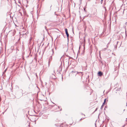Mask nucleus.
Returning a JSON list of instances; mask_svg holds the SVG:
<instances>
[{
    "label": "nucleus",
    "mask_w": 127,
    "mask_h": 127,
    "mask_svg": "<svg viewBox=\"0 0 127 127\" xmlns=\"http://www.w3.org/2000/svg\"><path fill=\"white\" fill-rule=\"evenodd\" d=\"M31 40H32V38L31 37L30 38V40H29V43H30V42H31Z\"/></svg>",
    "instance_id": "6"
},
{
    "label": "nucleus",
    "mask_w": 127,
    "mask_h": 127,
    "mask_svg": "<svg viewBox=\"0 0 127 127\" xmlns=\"http://www.w3.org/2000/svg\"><path fill=\"white\" fill-rule=\"evenodd\" d=\"M125 34H126V36H127V35L126 33V31Z\"/></svg>",
    "instance_id": "12"
},
{
    "label": "nucleus",
    "mask_w": 127,
    "mask_h": 127,
    "mask_svg": "<svg viewBox=\"0 0 127 127\" xmlns=\"http://www.w3.org/2000/svg\"><path fill=\"white\" fill-rule=\"evenodd\" d=\"M1 98L0 96V102L1 101Z\"/></svg>",
    "instance_id": "9"
},
{
    "label": "nucleus",
    "mask_w": 127,
    "mask_h": 127,
    "mask_svg": "<svg viewBox=\"0 0 127 127\" xmlns=\"http://www.w3.org/2000/svg\"><path fill=\"white\" fill-rule=\"evenodd\" d=\"M52 52H53V53H54V52H53V49H52Z\"/></svg>",
    "instance_id": "11"
},
{
    "label": "nucleus",
    "mask_w": 127,
    "mask_h": 127,
    "mask_svg": "<svg viewBox=\"0 0 127 127\" xmlns=\"http://www.w3.org/2000/svg\"><path fill=\"white\" fill-rule=\"evenodd\" d=\"M97 108H96L95 109V111H94V112H95V111H97Z\"/></svg>",
    "instance_id": "10"
},
{
    "label": "nucleus",
    "mask_w": 127,
    "mask_h": 127,
    "mask_svg": "<svg viewBox=\"0 0 127 127\" xmlns=\"http://www.w3.org/2000/svg\"><path fill=\"white\" fill-rule=\"evenodd\" d=\"M106 49V48H104L103 49H104V50H105V49Z\"/></svg>",
    "instance_id": "15"
},
{
    "label": "nucleus",
    "mask_w": 127,
    "mask_h": 127,
    "mask_svg": "<svg viewBox=\"0 0 127 127\" xmlns=\"http://www.w3.org/2000/svg\"><path fill=\"white\" fill-rule=\"evenodd\" d=\"M103 0H101L100 2L101 4H102L103 2Z\"/></svg>",
    "instance_id": "8"
},
{
    "label": "nucleus",
    "mask_w": 127,
    "mask_h": 127,
    "mask_svg": "<svg viewBox=\"0 0 127 127\" xmlns=\"http://www.w3.org/2000/svg\"><path fill=\"white\" fill-rule=\"evenodd\" d=\"M21 90H22V91H23V90H22V89H21Z\"/></svg>",
    "instance_id": "23"
},
{
    "label": "nucleus",
    "mask_w": 127,
    "mask_h": 127,
    "mask_svg": "<svg viewBox=\"0 0 127 127\" xmlns=\"http://www.w3.org/2000/svg\"><path fill=\"white\" fill-rule=\"evenodd\" d=\"M65 32L66 34L67 37V39H68V37L69 36V34L68 33L67 31V30L66 28H65Z\"/></svg>",
    "instance_id": "1"
},
{
    "label": "nucleus",
    "mask_w": 127,
    "mask_h": 127,
    "mask_svg": "<svg viewBox=\"0 0 127 127\" xmlns=\"http://www.w3.org/2000/svg\"><path fill=\"white\" fill-rule=\"evenodd\" d=\"M61 70H62V69H61V70H60V71H61Z\"/></svg>",
    "instance_id": "17"
},
{
    "label": "nucleus",
    "mask_w": 127,
    "mask_h": 127,
    "mask_svg": "<svg viewBox=\"0 0 127 127\" xmlns=\"http://www.w3.org/2000/svg\"><path fill=\"white\" fill-rule=\"evenodd\" d=\"M72 73H76V74H77V73H77V72H75V71H72Z\"/></svg>",
    "instance_id": "5"
},
{
    "label": "nucleus",
    "mask_w": 127,
    "mask_h": 127,
    "mask_svg": "<svg viewBox=\"0 0 127 127\" xmlns=\"http://www.w3.org/2000/svg\"><path fill=\"white\" fill-rule=\"evenodd\" d=\"M84 10H85V9L84 8Z\"/></svg>",
    "instance_id": "22"
},
{
    "label": "nucleus",
    "mask_w": 127,
    "mask_h": 127,
    "mask_svg": "<svg viewBox=\"0 0 127 127\" xmlns=\"http://www.w3.org/2000/svg\"><path fill=\"white\" fill-rule=\"evenodd\" d=\"M60 67L61 68V66H60Z\"/></svg>",
    "instance_id": "19"
},
{
    "label": "nucleus",
    "mask_w": 127,
    "mask_h": 127,
    "mask_svg": "<svg viewBox=\"0 0 127 127\" xmlns=\"http://www.w3.org/2000/svg\"><path fill=\"white\" fill-rule=\"evenodd\" d=\"M124 127V126H123V127Z\"/></svg>",
    "instance_id": "24"
},
{
    "label": "nucleus",
    "mask_w": 127,
    "mask_h": 127,
    "mask_svg": "<svg viewBox=\"0 0 127 127\" xmlns=\"http://www.w3.org/2000/svg\"><path fill=\"white\" fill-rule=\"evenodd\" d=\"M106 99H105L104 100L103 102V103L102 105H104L106 102Z\"/></svg>",
    "instance_id": "3"
},
{
    "label": "nucleus",
    "mask_w": 127,
    "mask_h": 127,
    "mask_svg": "<svg viewBox=\"0 0 127 127\" xmlns=\"http://www.w3.org/2000/svg\"><path fill=\"white\" fill-rule=\"evenodd\" d=\"M121 89V87L119 88L118 89H117V91H119Z\"/></svg>",
    "instance_id": "4"
},
{
    "label": "nucleus",
    "mask_w": 127,
    "mask_h": 127,
    "mask_svg": "<svg viewBox=\"0 0 127 127\" xmlns=\"http://www.w3.org/2000/svg\"><path fill=\"white\" fill-rule=\"evenodd\" d=\"M82 119H80V120H82Z\"/></svg>",
    "instance_id": "21"
},
{
    "label": "nucleus",
    "mask_w": 127,
    "mask_h": 127,
    "mask_svg": "<svg viewBox=\"0 0 127 127\" xmlns=\"http://www.w3.org/2000/svg\"><path fill=\"white\" fill-rule=\"evenodd\" d=\"M98 76H101L103 75V73L99 71L98 72Z\"/></svg>",
    "instance_id": "2"
},
{
    "label": "nucleus",
    "mask_w": 127,
    "mask_h": 127,
    "mask_svg": "<svg viewBox=\"0 0 127 127\" xmlns=\"http://www.w3.org/2000/svg\"><path fill=\"white\" fill-rule=\"evenodd\" d=\"M51 60V58H50L49 60Z\"/></svg>",
    "instance_id": "18"
},
{
    "label": "nucleus",
    "mask_w": 127,
    "mask_h": 127,
    "mask_svg": "<svg viewBox=\"0 0 127 127\" xmlns=\"http://www.w3.org/2000/svg\"><path fill=\"white\" fill-rule=\"evenodd\" d=\"M63 124H61V126H62V125H63Z\"/></svg>",
    "instance_id": "14"
},
{
    "label": "nucleus",
    "mask_w": 127,
    "mask_h": 127,
    "mask_svg": "<svg viewBox=\"0 0 127 127\" xmlns=\"http://www.w3.org/2000/svg\"><path fill=\"white\" fill-rule=\"evenodd\" d=\"M82 115H84L85 116V115L84 114H82Z\"/></svg>",
    "instance_id": "20"
},
{
    "label": "nucleus",
    "mask_w": 127,
    "mask_h": 127,
    "mask_svg": "<svg viewBox=\"0 0 127 127\" xmlns=\"http://www.w3.org/2000/svg\"><path fill=\"white\" fill-rule=\"evenodd\" d=\"M116 47H116H117V46H116V45H115V48Z\"/></svg>",
    "instance_id": "13"
},
{
    "label": "nucleus",
    "mask_w": 127,
    "mask_h": 127,
    "mask_svg": "<svg viewBox=\"0 0 127 127\" xmlns=\"http://www.w3.org/2000/svg\"><path fill=\"white\" fill-rule=\"evenodd\" d=\"M118 42H117V44Z\"/></svg>",
    "instance_id": "16"
},
{
    "label": "nucleus",
    "mask_w": 127,
    "mask_h": 127,
    "mask_svg": "<svg viewBox=\"0 0 127 127\" xmlns=\"http://www.w3.org/2000/svg\"><path fill=\"white\" fill-rule=\"evenodd\" d=\"M104 106V105H103L102 104V105L101 106V107L100 109L102 110L103 108V106Z\"/></svg>",
    "instance_id": "7"
}]
</instances>
